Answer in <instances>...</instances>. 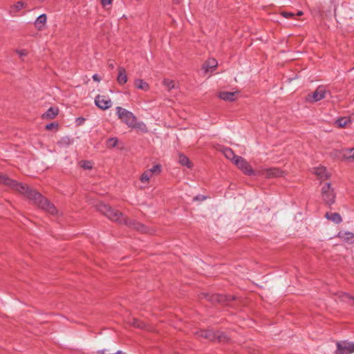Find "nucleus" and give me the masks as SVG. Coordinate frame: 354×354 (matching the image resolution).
<instances>
[{
	"instance_id": "f257e3e1",
	"label": "nucleus",
	"mask_w": 354,
	"mask_h": 354,
	"mask_svg": "<svg viewBox=\"0 0 354 354\" xmlns=\"http://www.w3.org/2000/svg\"><path fill=\"white\" fill-rule=\"evenodd\" d=\"M0 183L7 185L21 194L26 196L28 199L32 201L35 205L42 209L46 211L51 214H56L57 210L55 205L50 203L46 198L42 196L37 192L30 189L28 187L17 181L9 178L5 175L0 174Z\"/></svg>"
},
{
	"instance_id": "f03ea898",
	"label": "nucleus",
	"mask_w": 354,
	"mask_h": 354,
	"mask_svg": "<svg viewBox=\"0 0 354 354\" xmlns=\"http://www.w3.org/2000/svg\"><path fill=\"white\" fill-rule=\"evenodd\" d=\"M97 210L106 216L111 221L118 222L120 224H124L130 228L143 233L149 232L148 228L134 220L127 219L118 210L114 209L108 205L100 203L97 205Z\"/></svg>"
},
{
	"instance_id": "7ed1b4c3",
	"label": "nucleus",
	"mask_w": 354,
	"mask_h": 354,
	"mask_svg": "<svg viewBox=\"0 0 354 354\" xmlns=\"http://www.w3.org/2000/svg\"><path fill=\"white\" fill-rule=\"evenodd\" d=\"M115 109L118 118H120L122 122L126 124L129 127L135 126L136 117L133 113L120 106H117Z\"/></svg>"
},
{
	"instance_id": "20e7f679",
	"label": "nucleus",
	"mask_w": 354,
	"mask_h": 354,
	"mask_svg": "<svg viewBox=\"0 0 354 354\" xmlns=\"http://www.w3.org/2000/svg\"><path fill=\"white\" fill-rule=\"evenodd\" d=\"M321 195L323 201L328 205H333L335 201L336 194L330 183L323 185Z\"/></svg>"
},
{
	"instance_id": "39448f33",
	"label": "nucleus",
	"mask_w": 354,
	"mask_h": 354,
	"mask_svg": "<svg viewBox=\"0 0 354 354\" xmlns=\"http://www.w3.org/2000/svg\"><path fill=\"white\" fill-rule=\"evenodd\" d=\"M328 93H329V92L326 90L325 86H319L315 91L306 95V101L309 103L317 102L325 98Z\"/></svg>"
},
{
	"instance_id": "423d86ee",
	"label": "nucleus",
	"mask_w": 354,
	"mask_h": 354,
	"mask_svg": "<svg viewBox=\"0 0 354 354\" xmlns=\"http://www.w3.org/2000/svg\"><path fill=\"white\" fill-rule=\"evenodd\" d=\"M354 353V342L341 341L337 342L335 354H351Z\"/></svg>"
},
{
	"instance_id": "0eeeda50",
	"label": "nucleus",
	"mask_w": 354,
	"mask_h": 354,
	"mask_svg": "<svg viewBox=\"0 0 354 354\" xmlns=\"http://www.w3.org/2000/svg\"><path fill=\"white\" fill-rule=\"evenodd\" d=\"M234 165L241 169L244 174L252 176L254 174V171L252 169L251 165L246 161L245 159L241 156L236 158Z\"/></svg>"
},
{
	"instance_id": "6e6552de",
	"label": "nucleus",
	"mask_w": 354,
	"mask_h": 354,
	"mask_svg": "<svg viewBox=\"0 0 354 354\" xmlns=\"http://www.w3.org/2000/svg\"><path fill=\"white\" fill-rule=\"evenodd\" d=\"M95 104L102 110H106L111 107L112 102L108 96L97 95L95 98Z\"/></svg>"
},
{
	"instance_id": "1a4fd4ad",
	"label": "nucleus",
	"mask_w": 354,
	"mask_h": 354,
	"mask_svg": "<svg viewBox=\"0 0 354 354\" xmlns=\"http://www.w3.org/2000/svg\"><path fill=\"white\" fill-rule=\"evenodd\" d=\"M259 173L261 175H263L267 178H276L281 176L283 172L278 168L271 167V168H263L261 169Z\"/></svg>"
},
{
	"instance_id": "9d476101",
	"label": "nucleus",
	"mask_w": 354,
	"mask_h": 354,
	"mask_svg": "<svg viewBox=\"0 0 354 354\" xmlns=\"http://www.w3.org/2000/svg\"><path fill=\"white\" fill-rule=\"evenodd\" d=\"M161 171L160 166L154 165L151 169L146 170L140 176V180L142 183H148L154 174H158Z\"/></svg>"
},
{
	"instance_id": "9b49d317",
	"label": "nucleus",
	"mask_w": 354,
	"mask_h": 354,
	"mask_svg": "<svg viewBox=\"0 0 354 354\" xmlns=\"http://www.w3.org/2000/svg\"><path fill=\"white\" fill-rule=\"evenodd\" d=\"M197 335L205 339H207L211 341L218 339L221 341V336L218 333H215L212 330H200L197 332Z\"/></svg>"
},
{
	"instance_id": "f8f14e48",
	"label": "nucleus",
	"mask_w": 354,
	"mask_h": 354,
	"mask_svg": "<svg viewBox=\"0 0 354 354\" xmlns=\"http://www.w3.org/2000/svg\"><path fill=\"white\" fill-rule=\"evenodd\" d=\"M337 237L348 244L354 243V234L352 232H339L337 234Z\"/></svg>"
},
{
	"instance_id": "ddd939ff",
	"label": "nucleus",
	"mask_w": 354,
	"mask_h": 354,
	"mask_svg": "<svg viewBox=\"0 0 354 354\" xmlns=\"http://www.w3.org/2000/svg\"><path fill=\"white\" fill-rule=\"evenodd\" d=\"M239 95V92H227V91H221L218 94V97L225 100V101H234Z\"/></svg>"
},
{
	"instance_id": "4468645a",
	"label": "nucleus",
	"mask_w": 354,
	"mask_h": 354,
	"mask_svg": "<svg viewBox=\"0 0 354 354\" xmlns=\"http://www.w3.org/2000/svg\"><path fill=\"white\" fill-rule=\"evenodd\" d=\"M313 173L321 180H326L330 176L328 172L326 171V168L322 166L314 168Z\"/></svg>"
},
{
	"instance_id": "2eb2a0df",
	"label": "nucleus",
	"mask_w": 354,
	"mask_h": 354,
	"mask_svg": "<svg viewBox=\"0 0 354 354\" xmlns=\"http://www.w3.org/2000/svg\"><path fill=\"white\" fill-rule=\"evenodd\" d=\"M118 70L117 82L120 85H124L128 80L127 71L125 68L122 66L118 67Z\"/></svg>"
},
{
	"instance_id": "dca6fc26",
	"label": "nucleus",
	"mask_w": 354,
	"mask_h": 354,
	"mask_svg": "<svg viewBox=\"0 0 354 354\" xmlns=\"http://www.w3.org/2000/svg\"><path fill=\"white\" fill-rule=\"evenodd\" d=\"M217 65V61L214 58H211L205 62V63L203 65L202 69L205 73H208L209 71H212L215 69Z\"/></svg>"
},
{
	"instance_id": "f3484780",
	"label": "nucleus",
	"mask_w": 354,
	"mask_h": 354,
	"mask_svg": "<svg viewBox=\"0 0 354 354\" xmlns=\"http://www.w3.org/2000/svg\"><path fill=\"white\" fill-rule=\"evenodd\" d=\"M26 6L23 1H17L10 6L9 12L12 16H16L17 13Z\"/></svg>"
},
{
	"instance_id": "a211bd4d",
	"label": "nucleus",
	"mask_w": 354,
	"mask_h": 354,
	"mask_svg": "<svg viewBox=\"0 0 354 354\" xmlns=\"http://www.w3.org/2000/svg\"><path fill=\"white\" fill-rule=\"evenodd\" d=\"M325 217L331 221L335 224H339L342 221V216L339 213L337 212H326L325 214Z\"/></svg>"
},
{
	"instance_id": "6ab92c4d",
	"label": "nucleus",
	"mask_w": 354,
	"mask_h": 354,
	"mask_svg": "<svg viewBox=\"0 0 354 354\" xmlns=\"http://www.w3.org/2000/svg\"><path fill=\"white\" fill-rule=\"evenodd\" d=\"M46 21H47L46 15L42 14V15H39L35 20V26L39 30H41L44 28V26L46 24Z\"/></svg>"
},
{
	"instance_id": "aec40b11",
	"label": "nucleus",
	"mask_w": 354,
	"mask_h": 354,
	"mask_svg": "<svg viewBox=\"0 0 354 354\" xmlns=\"http://www.w3.org/2000/svg\"><path fill=\"white\" fill-rule=\"evenodd\" d=\"M134 86L136 88L147 91L149 90V85L142 79H136L134 81Z\"/></svg>"
},
{
	"instance_id": "412c9836",
	"label": "nucleus",
	"mask_w": 354,
	"mask_h": 354,
	"mask_svg": "<svg viewBox=\"0 0 354 354\" xmlns=\"http://www.w3.org/2000/svg\"><path fill=\"white\" fill-rule=\"evenodd\" d=\"M58 109L56 107H50L43 115V118L53 119L58 114Z\"/></svg>"
},
{
	"instance_id": "4be33fe9",
	"label": "nucleus",
	"mask_w": 354,
	"mask_h": 354,
	"mask_svg": "<svg viewBox=\"0 0 354 354\" xmlns=\"http://www.w3.org/2000/svg\"><path fill=\"white\" fill-rule=\"evenodd\" d=\"M223 155L229 160H231L234 162L236 158H238L239 156L234 154V151L230 148H224L223 149Z\"/></svg>"
},
{
	"instance_id": "5701e85b",
	"label": "nucleus",
	"mask_w": 354,
	"mask_h": 354,
	"mask_svg": "<svg viewBox=\"0 0 354 354\" xmlns=\"http://www.w3.org/2000/svg\"><path fill=\"white\" fill-rule=\"evenodd\" d=\"M343 158L346 160H354V147L351 149H344L342 150Z\"/></svg>"
},
{
	"instance_id": "b1692460",
	"label": "nucleus",
	"mask_w": 354,
	"mask_h": 354,
	"mask_svg": "<svg viewBox=\"0 0 354 354\" xmlns=\"http://www.w3.org/2000/svg\"><path fill=\"white\" fill-rule=\"evenodd\" d=\"M178 162L181 165L185 166L187 168H191L192 167V164L189 160V158L183 154L179 155Z\"/></svg>"
},
{
	"instance_id": "393cba45",
	"label": "nucleus",
	"mask_w": 354,
	"mask_h": 354,
	"mask_svg": "<svg viewBox=\"0 0 354 354\" xmlns=\"http://www.w3.org/2000/svg\"><path fill=\"white\" fill-rule=\"evenodd\" d=\"M72 143H73V140L67 136L61 138L57 142L58 145L61 147H65L69 146Z\"/></svg>"
},
{
	"instance_id": "a878e982",
	"label": "nucleus",
	"mask_w": 354,
	"mask_h": 354,
	"mask_svg": "<svg viewBox=\"0 0 354 354\" xmlns=\"http://www.w3.org/2000/svg\"><path fill=\"white\" fill-rule=\"evenodd\" d=\"M351 122V120L348 118H341L336 120V124L339 127H344L347 126Z\"/></svg>"
},
{
	"instance_id": "bb28decb",
	"label": "nucleus",
	"mask_w": 354,
	"mask_h": 354,
	"mask_svg": "<svg viewBox=\"0 0 354 354\" xmlns=\"http://www.w3.org/2000/svg\"><path fill=\"white\" fill-rule=\"evenodd\" d=\"M118 139L117 138H115V137L110 138L107 140L106 146L109 148H113V147H115L118 145Z\"/></svg>"
},
{
	"instance_id": "cd10ccee",
	"label": "nucleus",
	"mask_w": 354,
	"mask_h": 354,
	"mask_svg": "<svg viewBox=\"0 0 354 354\" xmlns=\"http://www.w3.org/2000/svg\"><path fill=\"white\" fill-rule=\"evenodd\" d=\"M163 84L168 88V90L174 88L176 85L175 82L169 79H164Z\"/></svg>"
},
{
	"instance_id": "c85d7f7f",
	"label": "nucleus",
	"mask_w": 354,
	"mask_h": 354,
	"mask_svg": "<svg viewBox=\"0 0 354 354\" xmlns=\"http://www.w3.org/2000/svg\"><path fill=\"white\" fill-rule=\"evenodd\" d=\"M15 52L22 61H24V57L28 55V50L26 49H17Z\"/></svg>"
},
{
	"instance_id": "c756f323",
	"label": "nucleus",
	"mask_w": 354,
	"mask_h": 354,
	"mask_svg": "<svg viewBox=\"0 0 354 354\" xmlns=\"http://www.w3.org/2000/svg\"><path fill=\"white\" fill-rule=\"evenodd\" d=\"M131 128H136L142 130L144 132H146L147 131V127L142 122H137V120L136 119V124L133 127H131Z\"/></svg>"
},
{
	"instance_id": "7c9ffc66",
	"label": "nucleus",
	"mask_w": 354,
	"mask_h": 354,
	"mask_svg": "<svg viewBox=\"0 0 354 354\" xmlns=\"http://www.w3.org/2000/svg\"><path fill=\"white\" fill-rule=\"evenodd\" d=\"M132 325L137 328H147V326L145 323L139 321L138 319H133V322L131 323Z\"/></svg>"
},
{
	"instance_id": "2f4dec72",
	"label": "nucleus",
	"mask_w": 354,
	"mask_h": 354,
	"mask_svg": "<svg viewBox=\"0 0 354 354\" xmlns=\"http://www.w3.org/2000/svg\"><path fill=\"white\" fill-rule=\"evenodd\" d=\"M81 167L85 169H90L93 167V164L90 161L84 160L81 162Z\"/></svg>"
},
{
	"instance_id": "473e14b6",
	"label": "nucleus",
	"mask_w": 354,
	"mask_h": 354,
	"mask_svg": "<svg viewBox=\"0 0 354 354\" xmlns=\"http://www.w3.org/2000/svg\"><path fill=\"white\" fill-rule=\"evenodd\" d=\"M281 14L283 17H284L285 18H288V19L293 17L295 15V13L291 12H282Z\"/></svg>"
},
{
	"instance_id": "72a5a7b5",
	"label": "nucleus",
	"mask_w": 354,
	"mask_h": 354,
	"mask_svg": "<svg viewBox=\"0 0 354 354\" xmlns=\"http://www.w3.org/2000/svg\"><path fill=\"white\" fill-rule=\"evenodd\" d=\"M113 0H101V3L104 7L110 6L112 3Z\"/></svg>"
},
{
	"instance_id": "f704fd0d",
	"label": "nucleus",
	"mask_w": 354,
	"mask_h": 354,
	"mask_svg": "<svg viewBox=\"0 0 354 354\" xmlns=\"http://www.w3.org/2000/svg\"><path fill=\"white\" fill-rule=\"evenodd\" d=\"M57 124L55 123H50V124H48L46 126V129L48 130H51L53 128H54L55 127H57Z\"/></svg>"
},
{
	"instance_id": "c9c22d12",
	"label": "nucleus",
	"mask_w": 354,
	"mask_h": 354,
	"mask_svg": "<svg viewBox=\"0 0 354 354\" xmlns=\"http://www.w3.org/2000/svg\"><path fill=\"white\" fill-rule=\"evenodd\" d=\"M92 77L93 80L95 82H100L101 80V78L97 74H94Z\"/></svg>"
},
{
	"instance_id": "e433bc0d",
	"label": "nucleus",
	"mask_w": 354,
	"mask_h": 354,
	"mask_svg": "<svg viewBox=\"0 0 354 354\" xmlns=\"http://www.w3.org/2000/svg\"><path fill=\"white\" fill-rule=\"evenodd\" d=\"M296 15L297 16H301L303 15V12L302 11H298L296 14Z\"/></svg>"
},
{
	"instance_id": "4c0bfd02",
	"label": "nucleus",
	"mask_w": 354,
	"mask_h": 354,
	"mask_svg": "<svg viewBox=\"0 0 354 354\" xmlns=\"http://www.w3.org/2000/svg\"><path fill=\"white\" fill-rule=\"evenodd\" d=\"M97 353L99 354H105V350H100V351H98Z\"/></svg>"
},
{
	"instance_id": "58836bf2",
	"label": "nucleus",
	"mask_w": 354,
	"mask_h": 354,
	"mask_svg": "<svg viewBox=\"0 0 354 354\" xmlns=\"http://www.w3.org/2000/svg\"><path fill=\"white\" fill-rule=\"evenodd\" d=\"M347 297L351 298V299H353V300L354 301V297H351V296H349V295H347Z\"/></svg>"
},
{
	"instance_id": "ea45409f",
	"label": "nucleus",
	"mask_w": 354,
	"mask_h": 354,
	"mask_svg": "<svg viewBox=\"0 0 354 354\" xmlns=\"http://www.w3.org/2000/svg\"><path fill=\"white\" fill-rule=\"evenodd\" d=\"M347 297L351 298V299H353V300L354 301V297H351V296H349V295H347Z\"/></svg>"
},
{
	"instance_id": "a19ab883",
	"label": "nucleus",
	"mask_w": 354,
	"mask_h": 354,
	"mask_svg": "<svg viewBox=\"0 0 354 354\" xmlns=\"http://www.w3.org/2000/svg\"><path fill=\"white\" fill-rule=\"evenodd\" d=\"M109 66L113 68V64H110Z\"/></svg>"
},
{
	"instance_id": "79ce46f5",
	"label": "nucleus",
	"mask_w": 354,
	"mask_h": 354,
	"mask_svg": "<svg viewBox=\"0 0 354 354\" xmlns=\"http://www.w3.org/2000/svg\"><path fill=\"white\" fill-rule=\"evenodd\" d=\"M194 199L195 200H198V196H196Z\"/></svg>"
}]
</instances>
